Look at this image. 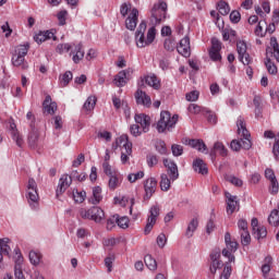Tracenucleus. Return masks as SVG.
<instances>
[{
	"label": "nucleus",
	"instance_id": "nucleus-1",
	"mask_svg": "<svg viewBox=\"0 0 279 279\" xmlns=\"http://www.w3.org/2000/svg\"><path fill=\"white\" fill-rule=\"evenodd\" d=\"M145 32H147L145 36ZM156 40V26L148 28L147 31V23L142 21L135 32V43L136 47L143 49L145 47H149Z\"/></svg>",
	"mask_w": 279,
	"mask_h": 279
},
{
	"label": "nucleus",
	"instance_id": "nucleus-2",
	"mask_svg": "<svg viewBox=\"0 0 279 279\" xmlns=\"http://www.w3.org/2000/svg\"><path fill=\"white\" fill-rule=\"evenodd\" d=\"M29 52V43L21 44L15 46L12 52L11 64L22 71H27L29 69V63L25 60V56Z\"/></svg>",
	"mask_w": 279,
	"mask_h": 279
},
{
	"label": "nucleus",
	"instance_id": "nucleus-3",
	"mask_svg": "<svg viewBox=\"0 0 279 279\" xmlns=\"http://www.w3.org/2000/svg\"><path fill=\"white\" fill-rule=\"evenodd\" d=\"M269 54L272 56L275 60H277V62H279V45L278 39L276 37L270 38V48L266 49L267 58L265 61V65L268 73H270V75H276L278 73V68L276 66V63L271 61Z\"/></svg>",
	"mask_w": 279,
	"mask_h": 279
},
{
	"label": "nucleus",
	"instance_id": "nucleus-4",
	"mask_svg": "<svg viewBox=\"0 0 279 279\" xmlns=\"http://www.w3.org/2000/svg\"><path fill=\"white\" fill-rule=\"evenodd\" d=\"M178 119H180L178 114L171 116V112L169 111H161L160 118L157 122V132H159V134H163V132H171L173 128H175Z\"/></svg>",
	"mask_w": 279,
	"mask_h": 279
},
{
	"label": "nucleus",
	"instance_id": "nucleus-5",
	"mask_svg": "<svg viewBox=\"0 0 279 279\" xmlns=\"http://www.w3.org/2000/svg\"><path fill=\"white\" fill-rule=\"evenodd\" d=\"M167 10L168 5L165 1H159L155 3L150 10V21L153 25H160L167 21Z\"/></svg>",
	"mask_w": 279,
	"mask_h": 279
},
{
	"label": "nucleus",
	"instance_id": "nucleus-6",
	"mask_svg": "<svg viewBox=\"0 0 279 279\" xmlns=\"http://www.w3.org/2000/svg\"><path fill=\"white\" fill-rule=\"evenodd\" d=\"M26 199L33 210L38 208L40 196L38 195V183L34 178H29L26 185Z\"/></svg>",
	"mask_w": 279,
	"mask_h": 279
},
{
	"label": "nucleus",
	"instance_id": "nucleus-7",
	"mask_svg": "<svg viewBox=\"0 0 279 279\" xmlns=\"http://www.w3.org/2000/svg\"><path fill=\"white\" fill-rule=\"evenodd\" d=\"M158 217H160V206L153 205L149 209V215L144 229L145 234H149V232L154 230V226H156V221H158Z\"/></svg>",
	"mask_w": 279,
	"mask_h": 279
},
{
	"label": "nucleus",
	"instance_id": "nucleus-8",
	"mask_svg": "<svg viewBox=\"0 0 279 279\" xmlns=\"http://www.w3.org/2000/svg\"><path fill=\"white\" fill-rule=\"evenodd\" d=\"M117 144L122 145L121 162L125 165L130 160V156H132V143L128 141V135H122L118 138Z\"/></svg>",
	"mask_w": 279,
	"mask_h": 279
},
{
	"label": "nucleus",
	"instance_id": "nucleus-9",
	"mask_svg": "<svg viewBox=\"0 0 279 279\" xmlns=\"http://www.w3.org/2000/svg\"><path fill=\"white\" fill-rule=\"evenodd\" d=\"M236 52L242 64H252V57L247 53V44L244 40L236 41Z\"/></svg>",
	"mask_w": 279,
	"mask_h": 279
},
{
	"label": "nucleus",
	"instance_id": "nucleus-10",
	"mask_svg": "<svg viewBox=\"0 0 279 279\" xmlns=\"http://www.w3.org/2000/svg\"><path fill=\"white\" fill-rule=\"evenodd\" d=\"M209 58L213 60V62H221V43L217 39V37L211 38Z\"/></svg>",
	"mask_w": 279,
	"mask_h": 279
},
{
	"label": "nucleus",
	"instance_id": "nucleus-11",
	"mask_svg": "<svg viewBox=\"0 0 279 279\" xmlns=\"http://www.w3.org/2000/svg\"><path fill=\"white\" fill-rule=\"evenodd\" d=\"M163 166L167 169V175H169L172 182H175L180 178V172L178 171V165L169 159H163Z\"/></svg>",
	"mask_w": 279,
	"mask_h": 279
},
{
	"label": "nucleus",
	"instance_id": "nucleus-12",
	"mask_svg": "<svg viewBox=\"0 0 279 279\" xmlns=\"http://www.w3.org/2000/svg\"><path fill=\"white\" fill-rule=\"evenodd\" d=\"M230 147L233 151H241V149H252V141L246 137L233 140L230 144Z\"/></svg>",
	"mask_w": 279,
	"mask_h": 279
},
{
	"label": "nucleus",
	"instance_id": "nucleus-13",
	"mask_svg": "<svg viewBox=\"0 0 279 279\" xmlns=\"http://www.w3.org/2000/svg\"><path fill=\"white\" fill-rule=\"evenodd\" d=\"M158 186V181L156 178H149L144 182V191L145 196L144 199H151L154 193H156V189Z\"/></svg>",
	"mask_w": 279,
	"mask_h": 279
},
{
	"label": "nucleus",
	"instance_id": "nucleus-14",
	"mask_svg": "<svg viewBox=\"0 0 279 279\" xmlns=\"http://www.w3.org/2000/svg\"><path fill=\"white\" fill-rule=\"evenodd\" d=\"M219 258H221V253L219 251H214L210 254L211 265L209 267V270L213 276L217 274V269H221V267H223V262H221Z\"/></svg>",
	"mask_w": 279,
	"mask_h": 279
},
{
	"label": "nucleus",
	"instance_id": "nucleus-15",
	"mask_svg": "<svg viewBox=\"0 0 279 279\" xmlns=\"http://www.w3.org/2000/svg\"><path fill=\"white\" fill-rule=\"evenodd\" d=\"M134 119H135V123L141 125L144 134H147L151 125V118L145 113H140V114H135Z\"/></svg>",
	"mask_w": 279,
	"mask_h": 279
},
{
	"label": "nucleus",
	"instance_id": "nucleus-16",
	"mask_svg": "<svg viewBox=\"0 0 279 279\" xmlns=\"http://www.w3.org/2000/svg\"><path fill=\"white\" fill-rule=\"evenodd\" d=\"M178 53L183 56V58L191 57V39L189 36H185L180 40L179 46L177 47Z\"/></svg>",
	"mask_w": 279,
	"mask_h": 279
},
{
	"label": "nucleus",
	"instance_id": "nucleus-17",
	"mask_svg": "<svg viewBox=\"0 0 279 279\" xmlns=\"http://www.w3.org/2000/svg\"><path fill=\"white\" fill-rule=\"evenodd\" d=\"M132 71L130 69L128 70H122L120 71L116 76H114V84L119 88H123L128 82H130V74Z\"/></svg>",
	"mask_w": 279,
	"mask_h": 279
},
{
	"label": "nucleus",
	"instance_id": "nucleus-18",
	"mask_svg": "<svg viewBox=\"0 0 279 279\" xmlns=\"http://www.w3.org/2000/svg\"><path fill=\"white\" fill-rule=\"evenodd\" d=\"M135 101L137 106H144L145 108H149L151 106V97H149V95L142 89L136 90Z\"/></svg>",
	"mask_w": 279,
	"mask_h": 279
},
{
	"label": "nucleus",
	"instance_id": "nucleus-19",
	"mask_svg": "<svg viewBox=\"0 0 279 279\" xmlns=\"http://www.w3.org/2000/svg\"><path fill=\"white\" fill-rule=\"evenodd\" d=\"M84 49L82 44H74L73 48L70 52V56H72V60L74 62V64H80V62H82V60H84Z\"/></svg>",
	"mask_w": 279,
	"mask_h": 279
},
{
	"label": "nucleus",
	"instance_id": "nucleus-20",
	"mask_svg": "<svg viewBox=\"0 0 279 279\" xmlns=\"http://www.w3.org/2000/svg\"><path fill=\"white\" fill-rule=\"evenodd\" d=\"M137 23H138V9L133 8L131 10L130 15L128 16V19L125 21V27H126V29L134 32V29H136Z\"/></svg>",
	"mask_w": 279,
	"mask_h": 279
},
{
	"label": "nucleus",
	"instance_id": "nucleus-21",
	"mask_svg": "<svg viewBox=\"0 0 279 279\" xmlns=\"http://www.w3.org/2000/svg\"><path fill=\"white\" fill-rule=\"evenodd\" d=\"M225 196L227 198V213L232 215L239 208V198L230 194V192H226Z\"/></svg>",
	"mask_w": 279,
	"mask_h": 279
},
{
	"label": "nucleus",
	"instance_id": "nucleus-22",
	"mask_svg": "<svg viewBox=\"0 0 279 279\" xmlns=\"http://www.w3.org/2000/svg\"><path fill=\"white\" fill-rule=\"evenodd\" d=\"M9 132L11 134V138L14 141L17 147H23L25 141L23 140V136L19 132V129H16V124L14 122L10 123Z\"/></svg>",
	"mask_w": 279,
	"mask_h": 279
},
{
	"label": "nucleus",
	"instance_id": "nucleus-23",
	"mask_svg": "<svg viewBox=\"0 0 279 279\" xmlns=\"http://www.w3.org/2000/svg\"><path fill=\"white\" fill-rule=\"evenodd\" d=\"M71 184H73V180H71L69 174H63L59 180V184L57 187V196L62 195V193H64V191H66V189H69Z\"/></svg>",
	"mask_w": 279,
	"mask_h": 279
},
{
	"label": "nucleus",
	"instance_id": "nucleus-24",
	"mask_svg": "<svg viewBox=\"0 0 279 279\" xmlns=\"http://www.w3.org/2000/svg\"><path fill=\"white\" fill-rule=\"evenodd\" d=\"M44 114H56V110H58V104L51 100V97L46 96L43 102Z\"/></svg>",
	"mask_w": 279,
	"mask_h": 279
},
{
	"label": "nucleus",
	"instance_id": "nucleus-25",
	"mask_svg": "<svg viewBox=\"0 0 279 279\" xmlns=\"http://www.w3.org/2000/svg\"><path fill=\"white\" fill-rule=\"evenodd\" d=\"M89 213L90 221H95V223H101V220L104 219V217H106L104 209L97 206L90 207Z\"/></svg>",
	"mask_w": 279,
	"mask_h": 279
},
{
	"label": "nucleus",
	"instance_id": "nucleus-26",
	"mask_svg": "<svg viewBox=\"0 0 279 279\" xmlns=\"http://www.w3.org/2000/svg\"><path fill=\"white\" fill-rule=\"evenodd\" d=\"M238 134L242 138H250V131H247V126H245V120L243 117H239L236 121Z\"/></svg>",
	"mask_w": 279,
	"mask_h": 279
},
{
	"label": "nucleus",
	"instance_id": "nucleus-27",
	"mask_svg": "<svg viewBox=\"0 0 279 279\" xmlns=\"http://www.w3.org/2000/svg\"><path fill=\"white\" fill-rule=\"evenodd\" d=\"M9 238L0 239V263L3 260V256H10V252H12V248H10Z\"/></svg>",
	"mask_w": 279,
	"mask_h": 279
},
{
	"label": "nucleus",
	"instance_id": "nucleus-28",
	"mask_svg": "<svg viewBox=\"0 0 279 279\" xmlns=\"http://www.w3.org/2000/svg\"><path fill=\"white\" fill-rule=\"evenodd\" d=\"M51 38L56 40V36H53V33H51L50 31L39 32L37 35L34 36V40L35 43H37V45H41V43H45V40H51Z\"/></svg>",
	"mask_w": 279,
	"mask_h": 279
},
{
	"label": "nucleus",
	"instance_id": "nucleus-29",
	"mask_svg": "<svg viewBox=\"0 0 279 279\" xmlns=\"http://www.w3.org/2000/svg\"><path fill=\"white\" fill-rule=\"evenodd\" d=\"M193 169L196 171V173H201V175H207L208 174V167L206 166V162L202 159H196L193 161Z\"/></svg>",
	"mask_w": 279,
	"mask_h": 279
},
{
	"label": "nucleus",
	"instance_id": "nucleus-30",
	"mask_svg": "<svg viewBox=\"0 0 279 279\" xmlns=\"http://www.w3.org/2000/svg\"><path fill=\"white\" fill-rule=\"evenodd\" d=\"M104 199V195H101V186L97 185L93 187V195L89 198V202L94 205L97 206Z\"/></svg>",
	"mask_w": 279,
	"mask_h": 279
},
{
	"label": "nucleus",
	"instance_id": "nucleus-31",
	"mask_svg": "<svg viewBox=\"0 0 279 279\" xmlns=\"http://www.w3.org/2000/svg\"><path fill=\"white\" fill-rule=\"evenodd\" d=\"M171 182H173V181L171 180V178L169 177L168 173L160 174L159 186H160L161 191L167 193V191H169V189H171Z\"/></svg>",
	"mask_w": 279,
	"mask_h": 279
},
{
	"label": "nucleus",
	"instance_id": "nucleus-32",
	"mask_svg": "<svg viewBox=\"0 0 279 279\" xmlns=\"http://www.w3.org/2000/svg\"><path fill=\"white\" fill-rule=\"evenodd\" d=\"M197 228H199V220L197 218H193L187 225L185 236L191 239L193 234H195V230H197Z\"/></svg>",
	"mask_w": 279,
	"mask_h": 279
},
{
	"label": "nucleus",
	"instance_id": "nucleus-33",
	"mask_svg": "<svg viewBox=\"0 0 279 279\" xmlns=\"http://www.w3.org/2000/svg\"><path fill=\"white\" fill-rule=\"evenodd\" d=\"M121 177L118 174H113L111 177H109V181H108V189L109 191H117V189H119V186H121Z\"/></svg>",
	"mask_w": 279,
	"mask_h": 279
},
{
	"label": "nucleus",
	"instance_id": "nucleus-34",
	"mask_svg": "<svg viewBox=\"0 0 279 279\" xmlns=\"http://www.w3.org/2000/svg\"><path fill=\"white\" fill-rule=\"evenodd\" d=\"M145 83L147 84V86H151V88H154L155 90H160V80L158 78V76H156V74L147 75L145 77Z\"/></svg>",
	"mask_w": 279,
	"mask_h": 279
},
{
	"label": "nucleus",
	"instance_id": "nucleus-35",
	"mask_svg": "<svg viewBox=\"0 0 279 279\" xmlns=\"http://www.w3.org/2000/svg\"><path fill=\"white\" fill-rule=\"evenodd\" d=\"M31 130L28 134V145L32 149H36L38 146V130H36V128H31Z\"/></svg>",
	"mask_w": 279,
	"mask_h": 279
},
{
	"label": "nucleus",
	"instance_id": "nucleus-36",
	"mask_svg": "<svg viewBox=\"0 0 279 279\" xmlns=\"http://www.w3.org/2000/svg\"><path fill=\"white\" fill-rule=\"evenodd\" d=\"M225 243L230 252H236V250H239V243L236 241H232V235H230V232L225 234Z\"/></svg>",
	"mask_w": 279,
	"mask_h": 279
},
{
	"label": "nucleus",
	"instance_id": "nucleus-37",
	"mask_svg": "<svg viewBox=\"0 0 279 279\" xmlns=\"http://www.w3.org/2000/svg\"><path fill=\"white\" fill-rule=\"evenodd\" d=\"M28 258L35 267H38V265H40V260L43 259V254H40L38 251H31Z\"/></svg>",
	"mask_w": 279,
	"mask_h": 279
},
{
	"label": "nucleus",
	"instance_id": "nucleus-38",
	"mask_svg": "<svg viewBox=\"0 0 279 279\" xmlns=\"http://www.w3.org/2000/svg\"><path fill=\"white\" fill-rule=\"evenodd\" d=\"M272 264H274V257H271L270 255L266 256L264 259V264L262 266V272L264 274V276H267V274L271 271Z\"/></svg>",
	"mask_w": 279,
	"mask_h": 279
},
{
	"label": "nucleus",
	"instance_id": "nucleus-39",
	"mask_svg": "<svg viewBox=\"0 0 279 279\" xmlns=\"http://www.w3.org/2000/svg\"><path fill=\"white\" fill-rule=\"evenodd\" d=\"M144 263L150 271H156V269H158V263L154 259L151 255H146L144 257Z\"/></svg>",
	"mask_w": 279,
	"mask_h": 279
},
{
	"label": "nucleus",
	"instance_id": "nucleus-40",
	"mask_svg": "<svg viewBox=\"0 0 279 279\" xmlns=\"http://www.w3.org/2000/svg\"><path fill=\"white\" fill-rule=\"evenodd\" d=\"M217 10L222 16H228V14H230V4L221 0L218 2Z\"/></svg>",
	"mask_w": 279,
	"mask_h": 279
},
{
	"label": "nucleus",
	"instance_id": "nucleus-41",
	"mask_svg": "<svg viewBox=\"0 0 279 279\" xmlns=\"http://www.w3.org/2000/svg\"><path fill=\"white\" fill-rule=\"evenodd\" d=\"M117 226H119L122 230H128V228H130V218H128V216L120 217L117 214Z\"/></svg>",
	"mask_w": 279,
	"mask_h": 279
},
{
	"label": "nucleus",
	"instance_id": "nucleus-42",
	"mask_svg": "<svg viewBox=\"0 0 279 279\" xmlns=\"http://www.w3.org/2000/svg\"><path fill=\"white\" fill-rule=\"evenodd\" d=\"M97 105V97L89 96L85 104L83 105L84 110L90 111L95 109V106Z\"/></svg>",
	"mask_w": 279,
	"mask_h": 279
},
{
	"label": "nucleus",
	"instance_id": "nucleus-43",
	"mask_svg": "<svg viewBox=\"0 0 279 279\" xmlns=\"http://www.w3.org/2000/svg\"><path fill=\"white\" fill-rule=\"evenodd\" d=\"M268 223L270 226L278 227L279 226V211L278 209H274L268 216Z\"/></svg>",
	"mask_w": 279,
	"mask_h": 279
},
{
	"label": "nucleus",
	"instance_id": "nucleus-44",
	"mask_svg": "<svg viewBox=\"0 0 279 279\" xmlns=\"http://www.w3.org/2000/svg\"><path fill=\"white\" fill-rule=\"evenodd\" d=\"M73 198L76 204H84L86 201V191H73Z\"/></svg>",
	"mask_w": 279,
	"mask_h": 279
},
{
	"label": "nucleus",
	"instance_id": "nucleus-45",
	"mask_svg": "<svg viewBox=\"0 0 279 279\" xmlns=\"http://www.w3.org/2000/svg\"><path fill=\"white\" fill-rule=\"evenodd\" d=\"M253 234L258 241L259 239H265V236H267V228L264 226L257 227L255 231H253Z\"/></svg>",
	"mask_w": 279,
	"mask_h": 279
},
{
	"label": "nucleus",
	"instance_id": "nucleus-46",
	"mask_svg": "<svg viewBox=\"0 0 279 279\" xmlns=\"http://www.w3.org/2000/svg\"><path fill=\"white\" fill-rule=\"evenodd\" d=\"M72 50H73V45L71 44H59L56 49L57 53H60V54L69 53V51H72Z\"/></svg>",
	"mask_w": 279,
	"mask_h": 279
},
{
	"label": "nucleus",
	"instance_id": "nucleus-47",
	"mask_svg": "<svg viewBox=\"0 0 279 279\" xmlns=\"http://www.w3.org/2000/svg\"><path fill=\"white\" fill-rule=\"evenodd\" d=\"M145 178L144 171H138L136 173H130L128 175V180L131 182V184H134L137 180H143Z\"/></svg>",
	"mask_w": 279,
	"mask_h": 279
},
{
	"label": "nucleus",
	"instance_id": "nucleus-48",
	"mask_svg": "<svg viewBox=\"0 0 279 279\" xmlns=\"http://www.w3.org/2000/svg\"><path fill=\"white\" fill-rule=\"evenodd\" d=\"M102 169H104L105 175H108V178L118 174L117 170L112 169V166H110V162H104L102 163Z\"/></svg>",
	"mask_w": 279,
	"mask_h": 279
},
{
	"label": "nucleus",
	"instance_id": "nucleus-49",
	"mask_svg": "<svg viewBox=\"0 0 279 279\" xmlns=\"http://www.w3.org/2000/svg\"><path fill=\"white\" fill-rule=\"evenodd\" d=\"M70 178H71V180H77V182H84L86 180V172H83L80 174V172H77V170H73L70 173Z\"/></svg>",
	"mask_w": 279,
	"mask_h": 279
},
{
	"label": "nucleus",
	"instance_id": "nucleus-50",
	"mask_svg": "<svg viewBox=\"0 0 279 279\" xmlns=\"http://www.w3.org/2000/svg\"><path fill=\"white\" fill-rule=\"evenodd\" d=\"M230 276H232V266H230V263H226L219 279H229Z\"/></svg>",
	"mask_w": 279,
	"mask_h": 279
},
{
	"label": "nucleus",
	"instance_id": "nucleus-51",
	"mask_svg": "<svg viewBox=\"0 0 279 279\" xmlns=\"http://www.w3.org/2000/svg\"><path fill=\"white\" fill-rule=\"evenodd\" d=\"M214 150L218 151L220 156H228V149H226V146H223V143L221 142L215 143Z\"/></svg>",
	"mask_w": 279,
	"mask_h": 279
},
{
	"label": "nucleus",
	"instance_id": "nucleus-52",
	"mask_svg": "<svg viewBox=\"0 0 279 279\" xmlns=\"http://www.w3.org/2000/svg\"><path fill=\"white\" fill-rule=\"evenodd\" d=\"M16 258L14 269H23V255L21 254V250H15Z\"/></svg>",
	"mask_w": 279,
	"mask_h": 279
},
{
	"label": "nucleus",
	"instance_id": "nucleus-53",
	"mask_svg": "<svg viewBox=\"0 0 279 279\" xmlns=\"http://www.w3.org/2000/svg\"><path fill=\"white\" fill-rule=\"evenodd\" d=\"M155 147L158 154H160L161 156H167V144H165V142L162 141L157 142Z\"/></svg>",
	"mask_w": 279,
	"mask_h": 279
},
{
	"label": "nucleus",
	"instance_id": "nucleus-54",
	"mask_svg": "<svg viewBox=\"0 0 279 279\" xmlns=\"http://www.w3.org/2000/svg\"><path fill=\"white\" fill-rule=\"evenodd\" d=\"M71 80H73V72L71 71H66L61 78V85L64 86H69V83L71 82Z\"/></svg>",
	"mask_w": 279,
	"mask_h": 279
},
{
	"label": "nucleus",
	"instance_id": "nucleus-55",
	"mask_svg": "<svg viewBox=\"0 0 279 279\" xmlns=\"http://www.w3.org/2000/svg\"><path fill=\"white\" fill-rule=\"evenodd\" d=\"M242 245H250L252 243V236L250 235V231H244L240 233Z\"/></svg>",
	"mask_w": 279,
	"mask_h": 279
},
{
	"label": "nucleus",
	"instance_id": "nucleus-56",
	"mask_svg": "<svg viewBox=\"0 0 279 279\" xmlns=\"http://www.w3.org/2000/svg\"><path fill=\"white\" fill-rule=\"evenodd\" d=\"M66 16H69V12L66 10H62L57 14L59 25H66Z\"/></svg>",
	"mask_w": 279,
	"mask_h": 279
},
{
	"label": "nucleus",
	"instance_id": "nucleus-57",
	"mask_svg": "<svg viewBox=\"0 0 279 279\" xmlns=\"http://www.w3.org/2000/svg\"><path fill=\"white\" fill-rule=\"evenodd\" d=\"M132 10V4L124 2L121 4L120 7V14L121 16H123V19H125V16H128V13Z\"/></svg>",
	"mask_w": 279,
	"mask_h": 279
},
{
	"label": "nucleus",
	"instance_id": "nucleus-58",
	"mask_svg": "<svg viewBox=\"0 0 279 279\" xmlns=\"http://www.w3.org/2000/svg\"><path fill=\"white\" fill-rule=\"evenodd\" d=\"M278 191H279L278 179H275V180L270 181L269 193H270V195H278Z\"/></svg>",
	"mask_w": 279,
	"mask_h": 279
},
{
	"label": "nucleus",
	"instance_id": "nucleus-59",
	"mask_svg": "<svg viewBox=\"0 0 279 279\" xmlns=\"http://www.w3.org/2000/svg\"><path fill=\"white\" fill-rule=\"evenodd\" d=\"M146 162L148 165V167H156V165H158V156L154 155V154H149L146 157Z\"/></svg>",
	"mask_w": 279,
	"mask_h": 279
},
{
	"label": "nucleus",
	"instance_id": "nucleus-60",
	"mask_svg": "<svg viewBox=\"0 0 279 279\" xmlns=\"http://www.w3.org/2000/svg\"><path fill=\"white\" fill-rule=\"evenodd\" d=\"M171 150H172V155L175 157L182 156V154H184V147H182V145L173 144L171 146Z\"/></svg>",
	"mask_w": 279,
	"mask_h": 279
},
{
	"label": "nucleus",
	"instance_id": "nucleus-61",
	"mask_svg": "<svg viewBox=\"0 0 279 279\" xmlns=\"http://www.w3.org/2000/svg\"><path fill=\"white\" fill-rule=\"evenodd\" d=\"M157 245L158 247H160L162 250V247H165L167 245V235H165V233H160L157 236Z\"/></svg>",
	"mask_w": 279,
	"mask_h": 279
},
{
	"label": "nucleus",
	"instance_id": "nucleus-62",
	"mask_svg": "<svg viewBox=\"0 0 279 279\" xmlns=\"http://www.w3.org/2000/svg\"><path fill=\"white\" fill-rule=\"evenodd\" d=\"M228 182H230L231 184H233V186H243V180L234 177V175H230L228 177Z\"/></svg>",
	"mask_w": 279,
	"mask_h": 279
},
{
	"label": "nucleus",
	"instance_id": "nucleus-63",
	"mask_svg": "<svg viewBox=\"0 0 279 279\" xmlns=\"http://www.w3.org/2000/svg\"><path fill=\"white\" fill-rule=\"evenodd\" d=\"M113 228H117V214L107 219V230H112Z\"/></svg>",
	"mask_w": 279,
	"mask_h": 279
},
{
	"label": "nucleus",
	"instance_id": "nucleus-64",
	"mask_svg": "<svg viewBox=\"0 0 279 279\" xmlns=\"http://www.w3.org/2000/svg\"><path fill=\"white\" fill-rule=\"evenodd\" d=\"M78 215L81 219H88L90 221V208L89 209L81 208L78 210Z\"/></svg>",
	"mask_w": 279,
	"mask_h": 279
}]
</instances>
